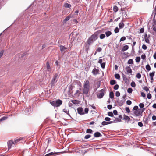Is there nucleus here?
Instances as JSON below:
<instances>
[{
    "instance_id": "obj_48",
    "label": "nucleus",
    "mask_w": 156,
    "mask_h": 156,
    "mask_svg": "<svg viewBox=\"0 0 156 156\" xmlns=\"http://www.w3.org/2000/svg\"><path fill=\"white\" fill-rule=\"evenodd\" d=\"M127 91L128 93L130 94L132 93L133 90L131 88H129L127 89Z\"/></svg>"
},
{
    "instance_id": "obj_63",
    "label": "nucleus",
    "mask_w": 156,
    "mask_h": 156,
    "mask_svg": "<svg viewBox=\"0 0 156 156\" xmlns=\"http://www.w3.org/2000/svg\"><path fill=\"white\" fill-rule=\"evenodd\" d=\"M145 108H143L139 109V110H140V111L141 113L142 114L143 112L145 110Z\"/></svg>"
},
{
    "instance_id": "obj_3",
    "label": "nucleus",
    "mask_w": 156,
    "mask_h": 156,
    "mask_svg": "<svg viewBox=\"0 0 156 156\" xmlns=\"http://www.w3.org/2000/svg\"><path fill=\"white\" fill-rule=\"evenodd\" d=\"M88 147H87L86 148H84V147L81 148V152L82 153H83V154H84V153H86L87 151L92 152V151H93L94 150H95V149L97 150L98 149H101L102 150H105V149H107L108 150L109 149H110V150H112V149H113V148H109V149H108L106 147H102L101 148H89V149H87V148Z\"/></svg>"
},
{
    "instance_id": "obj_9",
    "label": "nucleus",
    "mask_w": 156,
    "mask_h": 156,
    "mask_svg": "<svg viewBox=\"0 0 156 156\" xmlns=\"http://www.w3.org/2000/svg\"><path fill=\"white\" fill-rule=\"evenodd\" d=\"M133 114L134 115L132 114V115L135 116H138L140 115H142V114L141 113L140 111L139 110V109L138 110L134 111L133 112Z\"/></svg>"
},
{
    "instance_id": "obj_7",
    "label": "nucleus",
    "mask_w": 156,
    "mask_h": 156,
    "mask_svg": "<svg viewBox=\"0 0 156 156\" xmlns=\"http://www.w3.org/2000/svg\"><path fill=\"white\" fill-rule=\"evenodd\" d=\"M78 113L80 115H83L85 114L83 108L82 107H80L77 109Z\"/></svg>"
},
{
    "instance_id": "obj_32",
    "label": "nucleus",
    "mask_w": 156,
    "mask_h": 156,
    "mask_svg": "<svg viewBox=\"0 0 156 156\" xmlns=\"http://www.w3.org/2000/svg\"><path fill=\"white\" fill-rule=\"evenodd\" d=\"M7 118H8V117L7 116H4L1 117L0 119V122H1L2 121L6 120V119H7Z\"/></svg>"
},
{
    "instance_id": "obj_11",
    "label": "nucleus",
    "mask_w": 156,
    "mask_h": 156,
    "mask_svg": "<svg viewBox=\"0 0 156 156\" xmlns=\"http://www.w3.org/2000/svg\"><path fill=\"white\" fill-rule=\"evenodd\" d=\"M99 72L98 69L94 68L92 70V73L94 75H96L99 74Z\"/></svg>"
},
{
    "instance_id": "obj_29",
    "label": "nucleus",
    "mask_w": 156,
    "mask_h": 156,
    "mask_svg": "<svg viewBox=\"0 0 156 156\" xmlns=\"http://www.w3.org/2000/svg\"><path fill=\"white\" fill-rule=\"evenodd\" d=\"M119 27L120 29H122L123 28L124 26V24L123 22H121L119 23Z\"/></svg>"
},
{
    "instance_id": "obj_64",
    "label": "nucleus",
    "mask_w": 156,
    "mask_h": 156,
    "mask_svg": "<svg viewBox=\"0 0 156 156\" xmlns=\"http://www.w3.org/2000/svg\"><path fill=\"white\" fill-rule=\"evenodd\" d=\"M143 89L147 92H148L149 90V88L147 86L144 87Z\"/></svg>"
},
{
    "instance_id": "obj_42",
    "label": "nucleus",
    "mask_w": 156,
    "mask_h": 156,
    "mask_svg": "<svg viewBox=\"0 0 156 156\" xmlns=\"http://www.w3.org/2000/svg\"><path fill=\"white\" fill-rule=\"evenodd\" d=\"M115 78L118 79H119L120 77V75L118 73L115 74Z\"/></svg>"
},
{
    "instance_id": "obj_19",
    "label": "nucleus",
    "mask_w": 156,
    "mask_h": 156,
    "mask_svg": "<svg viewBox=\"0 0 156 156\" xmlns=\"http://www.w3.org/2000/svg\"><path fill=\"white\" fill-rule=\"evenodd\" d=\"M122 119L125 120L126 121H127L128 122H129L130 121V118L128 116L124 114Z\"/></svg>"
},
{
    "instance_id": "obj_52",
    "label": "nucleus",
    "mask_w": 156,
    "mask_h": 156,
    "mask_svg": "<svg viewBox=\"0 0 156 156\" xmlns=\"http://www.w3.org/2000/svg\"><path fill=\"white\" fill-rule=\"evenodd\" d=\"M131 86L133 87H135L136 86V84H135V82L134 81H133L131 83Z\"/></svg>"
},
{
    "instance_id": "obj_33",
    "label": "nucleus",
    "mask_w": 156,
    "mask_h": 156,
    "mask_svg": "<svg viewBox=\"0 0 156 156\" xmlns=\"http://www.w3.org/2000/svg\"><path fill=\"white\" fill-rule=\"evenodd\" d=\"M140 147V148L141 149H143L145 150H146V151H150V147Z\"/></svg>"
},
{
    "instance_id": "obj_5",
    "label": "nucleus",
    "mask_w": 156,
    "mask_h": 156,
    "mask_svg": "<svg viewBox=\"0 0 156 156\" xmlns=\"http://www.w3.org/2000/svg\"><path fill=\"white\" fill-rule=\"evenodd\" d=\"M50 103L53 106L58 107L62 104V100L58 99L56 100L53 101H51Z\"/></svg>"
},
{
    "instance_id": "obj_24",
    "label": "nucleus",
    "mask_w": 156,
    "mask_h": 156,
    "mask_svg": "<svg viewBox=\"0 0 156 156\" xmlns=\"http://www.w3.org/2000/svg\"><path fill=\"white\" fill-rule=\"evenodd\" d=\"M90 44H88L87 43V44H86L85 46V50L87 53H88V51L89 50V48H90L89 46Z\"/></svg>"
},
{
    "instance_id": "obj_44",
    "label": "nucleus",
    "mask_w": 156,
    "mask_h": 156,
    "mask_svg": "<svg viewBox=\"0 0 156 156\" xmlns=\"http://www.w3.org/2000/svg\"><path fill=\"white\" fill-rule=\"evenodd\" d=\"M96 86L95 87H96V89L95 90V91L97 90V88H99L100 87V82H98L97 83V84H96Z\"/></svg>"
},
{
    "instance_id": "obj_28",
    "label": "nucleus",
    "mask_w": 156,
    "mask_h": 156,
    "mask_svg": "<svg viewBox=\"0 0 156 156\" xmlns=\"http://www.w3.org/2000/svg\"><path fill=\"white\" fill-rule=\"evenodd\" d=\"M155 15H154V16L153 17L152 22V26H155L156 25V20L155 19Z\"/></svg>"
},
{
    "instance_id": "obj_37",
    "label": "nucleus",
    "mask_w": 156,
    "mask_h": 156,
    "mask_svg": "<svg viewBox=\"0 0 156 156\" xmlns=\"http://www.w3.org/2000/svg\"><path fill=\"white\" fill-rule=\"evenodd\" d=\"M108 116L111 117H114L113 113L112 112H108Z\"/></svg>"
},
{
    "instance_id": "obj_18",
    "label": "nucleus",
    "mask_w": 156,
    "mask_h": 156,
    "mask_svg": "<svg viewBox=\"0 0 156 156\" xmlns=\"http://www.w3.org/2000/svg\"><path fill=\"white\" fill-rule=\"evenodd\" d=\"M114 118L115 119H112L114 122H122L121 120L119 118H116L115 117H114Z\"/></svg>"
},
{
    "instance_id": "obj_10",
    "label": "nucleus",
    "mask_w": 156,
    "mask_h": 156,
    "mask_svg": "<svg viewBox=\"0 0 156 156\" xmlns=\"http://www.w3.org/2000/svg\"><path fill=\"white\" fill-rule=\"evenodd\" d=\"M90 87L89 82L88 80H87L84 82L83 87H85V88H90Z\"/></svg>"
},
{
    "instance_id": "obj_41",
    "label": "nucleus",
    "mask_w": 156,
    "mask_h": 156,
    "mask_svg": "<svg viewBox=\"0 0 156 156\" xmlns=\"http://www.w3.org/2000/svg\"><path fill=\"white\" fill-rule=\"evenodd\" d=\"M93 132L92 130L90 129H87L86 130V133L89 134L92 133Z\"/></svg>"
},
{
    "instance_id": "obj_17",
    "label": "nucleus",
    "mask_w": 156,
    "mask_h": 156,
    "mask_svg": "<svg viewBox=\"0 0 156 156\" xmlns=\"http://www.w3.org/2000/svg\"><path fill=\"white\" fill-rule=\"evenodd\" d=\"M94 136L96 137H98L102 136V135L99 132H97L95 133Z\"/></svg>"
},
{
    "instance_id": "obj_50",
    "label": "nucleus",
    "mask_w": 156,
    "mask_h": 156,
    "mask_svg": "<svg viewBox=\"0 0 156 156\" xmlns=\"http://www.w3.org/2000/svg\"><path fill=\"white\" fill-rule=\"evenodd\" d=\"M155 72L153 71L152 73H151L149 74V76H150V77H153L154 76V75Z\"/></svg>"
},
{
    "instance_id": "obj_25",
    "label": "nucleus",
    "mask_w": 156,
    "mask_h": 156,
    "mask_svg": "<svg viewBox=\"0 0 156 156\" xmlns=\"http://www.w3.org/2000/svg\"><path fill=\"white\" fill-rule=\"evenodd\" d=\"M71 17V16L70 15L68 16L63 20V22L65 23H66L67 21H68L69 20Z\"/></svg>"
},
{
    "instance_id": "obj_30",
    "label": "nucleus",
    "mask_w": 156,
    "mask_h": 156,
    "mask_svg": "<svg viewBox=\"0 0 156 156\" xmlns=\"http://www.w3.org/2000/svg\"><path fill=\"white\" fill-rule=\"evenodd\" d=\"M6 0H0V6L3 5L5 4Z\"/></svg>"
},
{
    "instance_id": "obj_47",
    "label": "nucleus",
    "mask_w": 156,
    "mask_h": 156,
    "mask_svg": "<svg viewBox=\"0 0 156 156\" xmlns=\"http://www.w3.org/2000/svg\"><path fill=\"white\" fill-rule=\"evenodd\" d=\"M119 31V28L117 27H116L114 29V32L115 33H118Z\"/></svg>"
},
{
    "instance_id": "obj_51",
    "label": "nucleus",
    "mask_w": 156,
    "mask_h": 156,
    "mask_svg": "<svg viewBox=\"0 0 156 156\" xmlns=\"http://www.w3.org/2000/svg\"><path fill=\"white\" fill-rule=\"evenodd\" d=\"M149 119V117H147L145 119H144L143 120L144 122V123L146 124L148 123V120Z\"/></svg>"
},
{
    "instance_id": "obj_6",
    "label": "nucleus",
    "mask_w": 156,
    "mask_h": 156,
    "mask_svg": "<svg viewBox=\"0 0 156 156\" xmlns=\"http://www.w3.org/2000/svg\"><path fill=\"white\" fill-rule=\"evenodd\" d=\"M23 138L20 137L18 139H15L14 140V145H16L18 144L23 143L25 142V140H23Z\"/></svg>"
},
{
    "instance_id": "obj_60",
    "label": "nucleus",
    "mask_w": 156,
    "mask_h": 156,
    "mask_svg": "<svg viewBox=\"0 0 156 156\" xmlns=\"http://www.w3.org/2000/svg\"><path fill=\"white\" fill-rule=\"evenodd\" d=\"M91 136V135H90L87 134V135H86L85 136L84 138H85V139H87L88 138H90Z\"/></svg>"
},
{
    "instance_id": "obj_55",
    "label": "nucleus",
    "mask_w": 156,
    "mask_h": 156,
    "mask_svg": "<svg viewBox=\"0 0 156 156\" xmlns=\"http://www.w3.org/2000/svg\"><path fill=\"white\" fill-rule=\"evenodd\" d=\"M136 77L140 79L141 77V75L140 73H138L136 75Z\"/></svg>"
},
{
    "instance_id": "obj_34",
    "label": "nucleus",
    "mask_w": 156,
    "mask_h": 156,
    "mask_svg": "<svg viewBox=\"0 0 156 156\" xmlns=\"http://www.w3.org/2000/svg\"><path fill=\"white\" fill-rule=\"evenodd\" d=\"M127 63L129 64L132 65L133 64V59H129L127 62Z\"/></svg>"
},
{
    "instance_id": "obj_31",
    "label": "nucleus",
    "mask_w": 156,
    "mask_h": 156,
    "mask_svg": "<svg viewBox=\"0 0 156 156\" xmlns=\"http://www.w3.org/2000/svg\"><path fill=\"white\" fill-rule=\"evenodd\" d=\"M99 37L100 39H104L105 37V34H99Z\"/></svg>"
},
{
    "instance_id": "obj_12",
    "label": "nucleus",
    "mask_w": 156,
    "mask_h": 156,
    "mask_svg": "<svg viewBox=\"0 0 156 156\" xmlns=\"http://www.w3.org/2000/svg\"><path fill=\"white\" fill-rule=\"evenodd\" d=\"M89 89L88 88H85V87H83V93L84 94L86 95L88 97V94L89 90Z\"/></svg>"
},
{
    "instance_id": "obj_16",
    "label": "nucleus",
    "mask_w": 156,
    "mask_h": 156,
    "mask_svg": "<svg viewBox=\"0 0 156 156\" xmlns=\"http://www.w3.org/2000/svg\"><path fill=\"white\" fill-rule=\"evenodd\" d=\"M144 40L148 44L150 43L149 40L147 37V35L146 33H145L144 35Z\"/></svg>"
},
{
    "instance_id": "obj_21",
    "label": "nucleus",
    "mask_w": 156,
    "mask_h": 156,
    "mask_svg": "<svg viewBox=\"0 0 156 156\" xmlns=\"http://www.w3.org/2000/svg\"><path fill=\"white\" fill-rule=\"evenodd\" d=\"M21 57L23 59H25L27 57V53H25L21 55Z\"/></svg>"
},
{
    "instance_id": "obj_35",
    "label": "nucleus",
    "mask_w": 156,
    "mask_h": 156,
    "mask_svg": "<svg viewBox=\"0 0 156 156\" xmlns=\"http://www.w3.org/2000/svg\"><path fill=\"white\" fill-rule=\"evenodd\" d=\"M114 97V94L113 92H110L109 93V97L113 99Z\"/></svg>"
},
{
    "instance_id": "obj_62",
    "label": "nucleus",
    "mask_w": 156,
    "mask_h": 156,
    "mask_svg": "<svg viewBox=\"0 0 156 156\" xmlns=\"http://www.w3.org/2000/svg\"><path fill=\"white\" fill-rule=\"evenodd\" d=\"M126 102V104L128 105H130L132 104V101L130 100H128Z\"/></svg>"
},
{
    "instance_id": "obj_20",
    "label": "nucleus",
    "mask_w": 156,
    "mask_h": 156,
    "mask_svg": "<svg viewBox=\"0 0 156 156\" xmlns=\"http://www.w3.org/2000/svg\"><path fill=\"white\" fill-rule=\"evenodd\" d=\"M59 48L60 50L62 53L67 49L66 48L62 45H60Z\"/></svg>"
},
{
    "instance_id": "obj_56",
    "label": "nucleus",
    "mask_w": 156,
    "mask_h": 156,
    "mask_svg": "<svg viewBox=\"0 0 156 156\" xmlns=\"http://www.w3.org/2000/svg\"><path fill=\"white\" fill-rule=\"evenodd\" d=\"M119 87V86L118 84L115 85L114 87V89L115 90H117L118 89Z\"/></svg>"
},
{
    "instance_id": "obj_53",
    "label": "nucleus",
    "mask_w": 156,
    "mask_h": 156,
    "mask_svg": "<svg viewBox=\"0 0 156 156\" xmlns=\"http://www.w3.org/2000/svg\"><path fill=\"white\" fill-rule=\"evenodd\" d=\"M136 60V61L137 62H139L140 61V57H137L135 59Z\"/></svg>"
},
{
    "instance_id": "obj_22",
    "label": "nucleus",
    "mask_w": 156,
    "mask_h": 156,
    "mask_svg": "<svg viewBox=\"0 0 156 156\" xmlns=\"http://www.w3.org/2000/svg\"><path fill=\"white\" fill-rule=\"evenodd\" d=\"M51 142V140L50 138H48L45 141V143L47 144V146L49 145H51L50 144Z\"/></svg>"
},
{
    "instance_id": "obj_54",
    "label": "nucleus",
    "mask_w": 156,
    "mask_h": 156,
    "mask_svg": "<svg viewBox=\"0 0 156 156\" xmlns=\"http://www.w3.org/2000/svg\"><path fill=\"white\" fill-rule=\"evenodd\" d=\"M139 107L141 108H143L144 106V103H140L139 104Z\"/></svg>"
},
{
    "instance_id": "obj_40",
    "label": "nucleus",
    "mask_w": 156,
    "mask_h": 156,
    "mask_svg": "<svg viewBox=\"0 0 156 156\" xmlns=\"http://www.w3.org/2000/svg\"><path fill=\"white\" fill-rule=\"evenodd\" d=\"M113 10L115 12H116L118 11V8L117 6L116 5L114 6L113 7Z\"/></svg>"
},
{
    "instance_id": "obj_43",
    "label": "nucleus",
    "mask_w": 156,
    "mask_h": 156,
    "mask_svg": "<svg viewBox=\"0 0 156 156\" xmlns=\"http://www.w3.org/2000/svg\"><path fill=\"white\" fill-rule=\"evenodd\" d=\"M123 80L124 81L125 83L126 84H128L129 83V80L128 78H126L123 79Z\"/></svg>"
},
{
    "instance_id": "obj_27",
    "label": "nucleus",
    "mask_w": 156,
    "mask_h": 156,
    "mask_svg": "<svg viewBox=\"0 0 156 156\" xmlns=\"http://www.w3.org/2000/svg\"><path fill=\"white\" fill-rule=\"evenodd\" d=\"M112 34V33L110 31H107L105 32V34L106 35V36L108 37L110 36Z\"/></svg>"
},
{
    "instance_id": "obj_2",
    "label": "nucleus",
    "mask_w": 156,
    "mask_h": 156,
    "mask_svg": "<svg viewBox=\"0 0 156 156\" xmlns=\"http://www.w3.org/2000/svg\"><path fill=\"white\" fill-rule=\"evenodd\" d=\"M62 149H64V151H62L59 152H51L47 154L44 156H51L54 155H58L60 153H63L65 152L71 153L73 152V151H74L76 150L75 149H72V150H70V149H71V148L69 147H63Z\"/></svg>"
},
{
    "instance_id": "obj_49",
    "label": "nucleus",
    "mask_w": 156,
    "mask_h": 156,
    "mask_svg": "<svg viewBox=\"0 0 156 156\" xmlns=\"http://www.w3.org/2000/svg\"><path fill=\"white\" fill-rule=\"evenodd\" d=\"M139 109L138 107L136 105L133 107V110H134V111H136L138 110Z\"/></svg>"
},
{
    "instance_id": "obj_57",
    "label": "nucleus",
    "mask_w": 156,
    "mask_h": 156,
    "mask_svg": "<svg viewBox=\"0 0 156 156\" xmlns=\"http://www.w3.org/2000/svg\"><path fill=\"white\" fill-rule=\"evenodd\" d=\"M126 39V37L125 36H123L120 38V42L123 41Z\"/></svg>"
},
{
    "instance_id": "obj_59",
    "label": "nucleus",
    "mask_w": 156,
    "mask_h": 156,
    "mask_svg": "<svg viewBox=\"0 0 156 156\" xmlns=\"http://www.w3.org/2000/svg\"><path fill=\"white\" fill-rule=\"evenodd\" d=\"M102 48L100 47H98L96 50V52H100L102 51Z\"/></svg>"
},
{
    "instance_id": "obj_58",
    "label": "nucleus",
    "mask_w": 156,
    "mask_h": 156,
    "mask_svg": "<svg viewBox=\"0 0 156 156\" xmlns=\"http://www.w3.org/2000/svg\"><path fill=\"white\" fill-rule=\"evenodd\" d=\"M100 64L101 68L103 69H104L105 65V62H103Z\"/></svg>"
},
{
    "instance_id": "obj_45",
    "label": "nucleus",
    "mask_w": 156,
    "mask_h": 156,
    "mask_svg": "<svg viewBox=\"0 0 156 156\" xmlns=\"http://www.w3.org/2000/svg\"><path fill=\"white\" fill-rule=\"evenodd\" d=\"M71 101L73 104H76L78 103L77 102L78 101L76 100H71Z\"/></svg>"
},
{
    "instance_id": "obj_36",
    "label": "nucleus",
    "mask_w": 156,
    "mask_h": 156,
    "mask_svg": "<svg viewBox=\"0 0 156 156\" xmlns=\"http://www.w3.org/2000/svg\"><path fill=\"white\" fill-rule=\"evenodd\" d=\"M116 83V82L114 80H111L110 81V84L111 85H114Z\"/></svg>"
},
{
    "instance_id": "obj_23",
    "label": "nucleus",
    "mask_w": 156,
    "mask_h": 156,
    "mask_svg": "<svg viewBox=\"0 0 156 156\" xmlns=\"http://www.w3.org/2000/svg\"><path fill=\"white\" fill-rule=\"evenodd\" d=\"M129 46L127 45H125L124 46L122 49V51L123 52H124L127 50L128 48H129Z\"/></svg>"
},
{
    "instance_id": "obj_14",
    "label": "nucleus",
    "mask_w": 156,
    "mask_h": 156,
    "mask_svg": "<svg viewBox=\"0 0 156 156\" xmlns=\"http://www.w3.org/2000/svg\"><path fill=\"white\" fill-rule=\"evenodd\" d=\"M117 102L119 106H122L124 103L125 101L119 100L117 101Z\"/></svg>"
},
{
    "instance_id": "obj_15",
    "label": "nucleus",
    "mask_w": 156,
    "mask_h": 156,
    "mask_svg": "<svg viewBox=\"0 0 156 156\" xmlns=\"http://www.w3.org/2000/svg\"><path fill=\"white\" fill-rule=\"evenodd\" d=\"M125 69L126 70V71L128 74L132 72V70L130 68L129 66L126 67L125 68Z\"/></svg>"
},
{
    "instance_id": "obj_61",
    "label": "nucleus",
    "mask_w": 156,
    "mask_h": 156,
    "mask_svg": "<svg viewBox=\"0 0 156 156\" xmlns=\"http://www.w3.org/2000/svg\"><path fill=\"white\" fill-rule=\"evenodd\" d=\"M125 110L128 113H129L130 112V110L129 107H126L125 108Z\"/></svg>"
},
{
    "instance_id": "obj_4",
    "label": "nucleus",
    "mask_w": 156,
    "mask_h": 156,
    "mask_svg": "<svg viewBox=\"0 0 156 156\" xmlns=\"http://www.w3.org/2000/svg\"><path fill=\"white\" fill-rule=\"evenodd\" d=\"M60 75V73L59 72L56 73L54 74L50 83L51 86V87L54 86L55 83L57 82L58 79Z\"/></svg>"
},
{
    "instance_id": "obj_8",
    "label": "nucleus",
    "mask_w": 156,
    "mask_h": 156,
    "mask_svg": "<svg viewBox=\"0 0 156 156\" xmlns=\"http://www.w3.org/2000/svg\"><path fill=\"white\" fill-rule=\"evenodd\" d=\"M104 91V90L103 89H102L101 90V92L99 94H97V97L98 98L101 99L103 97L105 94L103 92Z\"/></svg>"
},
{
    "instance_id": "obj_1",
    "label": "nucleus",
    "mask_w": 156,
    "mask_h": 156,
    "mask_svg": "<svg viewBox=\"0 0 156 156\" xmlns=\"http://www.w3.org/2000/svg\"><path fill=\"white\" fill-rule=\"evenodd\" d=\"M101 32V30H99L95 32L88 38L87 41V43L89 44L94 42L98 39L100 34Z\"/></svg>"
},
{
    "instance_id": "obj_13",
    "label": "nucleus",
    "mask_w": 156,
    "mask_h": 156,
    "mask_svg": "<svg viewBox=\"0 0 156 156\" xmlns=\"http://www.w3.org/2000/svg\"><path fill=\"white\" fill-rule=\"evenodd\" d=\"M14 141H13L12 140H9L7 142L8 146H12L13 145H14Z\"/></svg>"
},
{
    "instance_id": "obj_39",
    "label": "nucleus",
    "mask_w": 156,
    "mask_h": 156,
    "mask_svg": "<svg viewBox=\"0 0 156 156\" xmlns=\"http://www.w3.org/2000/svg\"><path fill=\"white\" fill-rule=\"evenodd\" d=\"M63 111L64 112L67 114L68 115L70 116L72 118V117L70 116V114L69 113V111L66 110L65 109H63Z\"/></svg>"
},
{
    "instance_id": "obj_38",
    "label": "nucleus",
    "mask_w": 156,
    "mask_h": 156,
    "mask_svg": "<svg viewBox=\"0 0 156 156\" xmlns=\"http://www.w3.org/2000/svg\"><path fill=\"white\" fill-rule=\"evenodd\" d=\"M146 69L148 71H149L151 69V68L149 64H147L146 66Z\"/></svg>"
},
{
    "instance_id": "obj_26",
    "label": "nucleus",
    "mask_w": 156,
    "mask_h": 156,
    "mask_svg": "<svg viewBox=\"0 0 156 156\" xmlns=\"http://www.w3.org/2000/svg\"><path fill=\"white\" fill-rule=\"evenodd\" d=\"M46 68L48 71H49L51 69V67L48 61H47L46 62Z\"/></svg>"
},
{
    "instance_id": "obj_46",
    "label": "nucleus",
    "mask_w": 156,
    "mask_h": 156,
    "mask_svg": "<svg viewBox=\"0 0 156 156\" xmlns=\"http://www.w3.org/2000/svg\"><path fill=\"white\" fill-rule=\"evenodd\" d=\"M65 7L66 8H70L71 6V5L68 3H66L65 4Z\"/></svg>"
}]
</instances>
